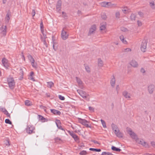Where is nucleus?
Instances as JSON below:
<instances>
[{
  "instance_id": "1a4fd4ad",
  "label": "nucleus",
  "mask_w": 155,
  "mask_h": 155,
  "mask_svg": "<svg viewBox=\"0 0 155 155\" xmlns=\"http://www.w3.org/2000/svg\"><path fill=\"white\" fill-rule=\"evenodd\" d=\"M0 30L1 31V33L3 35H5L6 32V26L3 25L0 27Z\"/></svg>"
},
{
  "instance_id": "5701e85b",
  "label": "nucleus",
  "mask_w": 155,
  "mask_h": 155,
  "mask_svg": "<svg viewBox=\"0 0 155 155\" xmlns=\"http://www.w3.org/2000/svg\"><path fill=\"white\" fill-rule=\"evenodd\" d=\"M98 66L99 67H102L103 66V61L100 58L98 59Z\"/></svg>"
},
{
  "instance_id": "338daca9",
  "label": "nucleus",
  "mask_w": 155,
  "mask_h": 155,
  "mask_svg": "<svg viewBox=\"0 0 155 155\" xmlns=\"http://www.w3.org/2000/svg\"><path fill=\"white\" fill-rule=\"evenodd\" d=\"M92 142H93V143H97V144H99V142L96 140H92Z\"/></svg>"
},
{
  "instance_id": "393cba45",
  "label": "nucleus",
  "mask_w": 155,
  "mask_h": 155,
  "mask_svg": "<svg viewBox=\"0 0 155 155\" xmlns=\"http://www.w3.org/2000/svg\"><path fill=\"white\" fill-rule=\"evenodd\" d=\"M20 73L19 74L20 75V79H22L23 78V76L24 74V72L22 68H20Z\"/></svg>"
},
{
  "instance_id": "c03bdc74",
  "label": "nucleus",
  "mask_w": 155,
  "mask_h": 155,
  "mask_svg": "<svg viewBox=\"0 0 155 155\" xmlns=\"http://www.w3.org/2000/svg\"><path fill=\"white\" fill-rule=\"evenodd\" d=\"M105 26L104 25H101V26L100 27V29L101 30H105Z\"/></svg>"
},
{
  "instance_id": "2f4dec72",
  "label": "nucleus",
  "mask_w": 155,
  "mask_h": 155,
  "mask_svg": "<svg viewBox=\"0 0 155 155\" xmlns=\"http://www.w3.org/2000/svg\"><path fill=\"white\" fill-rule=\"evenodd\" d=\"M79 154L80 155H86L87 154V152L84 150H83L81 151L79 153Z\"/></svg>"
},
{
  "instance_id": "69168bd1",
  "label": "nucleus",
  "mask_w": 155,
  "mask_h": 155,
  "mask_svg": "<svg viewBox=\"0 0 155 155\" xmlns=\"http://www.w3.org/2000/svg\"><path fill=\"white\" fill-rule=\"evenodd\" d=\"M140 71L142 72V73H144L145 72V71L144 70V69H143V68H142L141 69V70H140Z\"/></svg>"
},
{
  "instance_id": "680f3d73",
  "label": "nucleus",
  "mask_w": 155,
  "mask_h": 155,
  "mask_svg": "<svg viewBox=\"0 0 155 155\" xmlns=\"http://www.w3.org/2000/svg\"><path fill=\"white\" fill-rule=\"evenodd\" d=\"M43 43H44V45H45L46 47H48V45L46 41L45 40H44V41L43 42Z\"/></svg>"
},
{
  "instance_id": "f3484780",
  "label": "nucleus",
  "mask_w": 155,
  "mask_h": 155,
  "mask_svg": "<svg viewBox=\"0 0 155 155\" xmlns=\"http://www.w3.org/2000/svg\"><path fill=\"white\" fill-rule=\"evenodd\" d=\"M78 122L82 125H84L85 124L88 123V122L85 119H82L80 118H78Z\"/></svg>"
},
{
  "instance_id": "f704fd0d",
  "label": "nucleus",
  "mask_w": 155,
  "mask_h": 155,
  "mask_svg": "<svg viewBox=\"0 0 155 155\" xmlns=\"http://www.w3.org/2000/svg\"><path fill=\"white\" fill-rule=\"evenodd\" d=\"M48 83V87L51 88L52 86L54 85V83L52 82H47Z\"/></svg>"
},
{
  "instance_id": "e2e57ef3",
  "label": "nucleus",
  "mask_w": 155,
  "mask_h": 155,
  "mask_svg": "<svg viewBox=\"0 0 155 155\" xmlns=\"http://www.w3.org/2000/svg\"><path fill=\"white\" fill-rule=\"evenodd\" d=\"M6 145L7 146H9L10 145V144H9V141L8 140H6Z\"/></svg>"
},
{
  "instance_id": "79ce46f5",
  "label": "nucleus",
  "mask_w": 155,
  "mask_h": 155,
  "mask_svg": "<svg viewBox=\"0 0 155 155\" xmlns=\"http://www.w3.org/2000/svg\"><path fill=\"white\" fill-rule=\"evenodd\" d=\"M0 110L4 113L5 111L6 110L5 108H3L1 107H0Z\"/></svg>"
},
{
  "instance_id": "6e6552de",
  "label": "nucleus",
  "mask_w": 155,
  "mask_h": 155,
  "mask_svg": "<svg viewBox=\"0 0 155 155\" xmlns=\"http://www.w3.org/2000/svg\"><path fill=\"white\" fill-rule=\"evenodd\" d=\"M2 62L3 65L6 68H7L9 66V64L8 63V61L5 58H3L2 60Z\"/></svg>"
},
{
  "instance_id": "37998d69",
  "label": "nucleus",
  "mask_w": 155,
  "mask_h": 155,
  "mask_svg": "<svg viewBox=\"0 0 155 155\" xmlns=\"http://www.w3.org/2000/svg\"><path fill=\"white\" fill-rule=\"evenodd\" d=\"M4 114H5L7 117H8L9 118H10V114L8 113V111L7 110H6V111H5Z\"/></svg>"
},
{
  "instance_id": "39448f33",
  "label": "nucleus",
  "mask_w": 155,
  "mask_h": 155,
  "mask_svg": "<svg viewBox=\"0 0 155 155\" xmlns=\"http://www.w3.org/2000/svg\"><path fill=\"white\" fill-rule=\"evenodd\" d=\"M136 141L137 142L142 145L145 147H147L148 146V144L143 139H139L138 138H137L136 139Z\"/></svg>"
},
{
  "instance_id": "4468645a",
  "label": "nucleus",
  "mask_w": 155,
  "mask_h": 155,
  "mask_svg": "<svg viewBox=\"0 0 155 155\" xmlns=\"http://www.w3.org/2000/svg\"><path fill=\"white\" fill-rule=\"evenodd\" d=\"M51 112L53 113L54 114L56 115H60L61 114V112L58 110L55 109H50Z\"/></svg>"
},
{
  "instance_id": "dca6fc26",
  "label": "nucleus",
  "mask_w": 155,
  "mask_h": 155,
  "mask_svg": "<svg viewBox=\"0 0 155 155\" xmlns=\"http://www.w3.org/2000/svg\"><path fill=\"white\" fill-rule=\"evenodd\" d=\"M123 95L126 98H130V94L127 92L126 91H124L123 92Z\"/></svg>"
},
{
  "instance_id": "5fc2aeb1",
  "label": "nucleus",
  "mask_w": 155,
  "mask_h": 155,
  "mask_svg": "<svg viewBox=\"0 0 155 155\" xmlns=\"http://www.w3.org/2000/svg\"><path fill=\"white\" fill-rule=\"evenodd\" d=\"M35 14V12L34 9H33L32 11L31 14L32 15V17H34Z\"/></svg>"
},
{
  "instance_id": "72a5a7b5",
  "label": "nucleus",
  "mask_w": 155,
  "mask_h": 155,
  "mask_svg": "<svg viewBox=\"0 0 155 155\" xmlns=\"http://www.w3.org/2000/svg\"><path fill=\"white\" fill-rule=\"evenodd\" d=\"M86 71L88 72L89 73L91 72L90 69L88 65H84Z\"/></svg>"
},
{
  "instance_id": "f257e3e1",
  "label": "nucleus",
  "mask_w": 155,
  "mask_h": 155,
  "mask_svg": "<svg viewBox=\"0 0 155 155\" xmlns=\"http://www.w3.org/2000/svg\"><path fill=\"white\" fill-rule=\"evenodd\" d=\"M77 91L80 96L83 98L86 99L87 101H89V98H88L89 95L87 94L85 92L80 90H78Z\"/></svg>"
},
{
  "instance_id": "aec40b11",
  "label": "nucleus",
  "mask_w": 155,
  "mask_h": 155,
  "mask_svg": "<svg viewBox=\"0 0 155 155\" xmlns=\"http://www.w3.org/2000/svg\"><path fill=\"white\" fill-rule=\"evenodd\" d=\"M112 127L113 130L114 131L115 133L119 130L118 128L117 127V126L113 124H112Z\"/></svg>"
},
{
  "instance_id": "c9c22d12",
  "label": "nucleus",
  "mask_w": 155,
  "mask_h": 155,
  "mask_svg": "<svg viewBox=\"0 0 155 155\" xmlns=\"http://www.w3.org/2000/svg\"><path fill=\"white\" fill-rule=\"evenodd\" d=\"M130 18L132 21L135 20L136 18L135 15L132 14L130 16Z\"/></svg>"
},
{
  "instance_id": "423d86ee",
  "label": "nucleus",
  "mask_w": 155,
  "mask_h": 155,
  "mask_svg": "<svg viewBox=\"0 0 155 155\" xmlns=\"http://www.w3.org/2000/svg\"><path fill=\"white\" fill-rule=\"evenodd\" d=\"M128 133L129 134L131 137L132 139H135V140H136V139L138 138L136 134L133 132L131 129H130L128 130Z\"/></svg>"
},
{
  "instance_id": "774afa93",
  "label": "nucleus",
  "mask_w": 155,
  "mask_h": 155,
  "mask_svg": "<svg viewBox=\"0 0 155 155\" xmlns=\"http://www.w3.org/2000/svg\"><path fill=\"white\" fill-rule=\"evenodd\" d=\"M151 144L154 147H155V142L153 141H152L151 142Z\"/></svg>"
},
{
  "instance_id": "864d4df0",
  "label": "nucleus",
  "mask_w": 155,
  "mask_h": 155,
  "mask_svg": "<svg viewBox=\"0 0 155 155\" xmlns=\"http://www.w3.org/2000/svg\"><path fill=\"white\" fill-rule=\"evenodd\" d=\"M125 52H129L130 51H131V49L129 48H127L124 49Z\"/></svg>"
},
{
  "instance_id": "bf43d9fd",
  "label": "nucleus",
  "mask_w": 155,
  "mask_h": 155,
  "mask_svg": "<svg viewBox=\"0 0 155 155\" xmlns=\"http://www.w3.org/2000/svg\"><path fill=\"white\" fill-rule=\"evenodd\" d=\"M138 14L141 17H142L143 16V13L141 12H138Z\"/></svg>"
},
{
  "instance_id": "ddd939ff",
  "label": "nucleus",
  "mask_w": 155,
  "mask_h": 155,
  "mask_svg": "<svg viewBox=\"0 0 155 155\" xmlns=\"http://www.w3.org/2000/svg\"><path fill=\"white\" fill-rule=\"evenodd\" d=\"M154 86L153 85H150L148 87V90L149 93L150 94H152L154 91Z\"/></svg>"
},
{
  "instance_id": "4c0bfd02",
  "label": "nucleus",
  "mask_w": 155,
  "mask_h": 155,
  "mask_svg": "<svg viewBox=\"0 0 155 155\" xmlns=\"http://www.w3.org/2000/svg\"><path fill=\"white\" fill-rule=\"evenodd\" d=\"M150 7L153 8V9H155V5L154 3V2H150Z\"/></svg>"
},
{
  "instance_id": "8fccbe9b",
  "label": "nucleus",
  "mask_w": 155,
  "mask_h": 155,
  "mask_svg": "<svg viewBox=\"0 0 155 155\" xmlns=\"http://www.w3.org/2000/svg\"><path fill=\"white\" fill-rule=\"evenodd\" d=\"M31 65H32V67L34 68H36V65L35 64V61H32L31 62Z\"/></svg>"
},
{
  "instance_id": "de8ad7c7",
  "label": "nucleus",
  "mask_w": 155,
  "mask_h": 155,
  "mask_svg": "<svg viewBox=\"0 0 155 155\" xmlns=\"http://www.w3.org/2000/svg\"><path fill=\"white\" fill-rule=\"evenodd\" d=\"M128 9L127 8H124V9H122L123 12L125 13H126L127 12V11Z\"/></svg>"
},
{
  "instance_id": "c85d7f7f",
  "label": "nucleus",
  "mask_w": 155,
  "mask_h": 155,
  "mask_svg": "<svg viewBox=\"0 0 155 155\" xmlns=\"http://www.w3.org/2000/svg\"><path fill=\"white\" fill-rule=\"evenodd\" d=\"M28 59L30 60V61L31 62H32V61H35L33 58L32 56L30 54H29L28 56Z\"/></svg>"
},
{
  "instance_id": "052dcab7",
  "label": "nucleus",
  "mask_w": 155,
  "mask_h": 155,
  "mask_svg": "<svg viewBox=\"0 0 155 155\" xmlns=\"http://www.w3.org/2000/svg\"><path fill=\"white\" fill-rule=\"evenodd\" d=\"M121 30L122 31H126L127 29L126 28H125L124 27H121Z\"/></svg>"
},
{
  "instance_id": "49530a36",
  "label": "nucleus",
  "mask_w": 155,
  "mask_h": 155,
  "mask_svg": "<svg viewBox=\"0 0 155 155\" xmlns=\"http://www.w3.org/2000/svg\"><path fill=\"white\" fill-rule=\"evenodd\" d=\"M38 116L39 119L41 120V121H42L43 120L45 119V118L43 117L41 115H38Z\"/></svg>"
},
{
  "instance_id": "4be33fe9",
  "label": "nucleus",
  "mask_w": 155,
  "mask_h": 155,
  "mask_svg": "<svg viewBox=\"0 0 155 155\" xmlns=\"http://www.w3.org/2000/svg\"><path fill=\"white\" fill-rule=\"evenodd\" d=\"M115 134L118 137L122 138L123 137V133L120 132L119 130L117 131V132L115 133Z\"/></svg>"
},
{
  "instance_id": "13d9d810",
  "label": "nucleus",
  "mask_w": 155,
  "mask_h": 155,
  "mask_svg": "<svg viewBox=\"0 0 155 155\" xmlns=\"http://www.w3.org/2000/svg\"><path fill=\"white\" fill-rule=\"evenodd\" d=\"M53 48L55 51H56L57 48H55L54 46V42L53 41Z\"/></svg>"
},
{
  "instance_id": "4d7b16f0",
  "label": "nucleus",
  "mask_w": 155,
  "mask_h": 155,
  "mask_svg": "<svg viewBox=\"0 0 155 155\" xmlns=\"http://www.w3.org/2000/svg\"><path fill=\"white\" fill-rule=\"evenodd\" d=\"M89 109L90 110L94 112V109L91 107H89Z\"/></svg>"
},
{
  "instance_id": "412c9836",
  "label": "nucleus",
  "mask_w": 155,
  "mask_h": 155,
  "mask_svg": "<svg viewBox=\"0 0 155 155\" xmlns=\"http://www.w3.org/2000/svg\"><path fill=\"white\" fill-rule=\"evenodd\" d=\"M113 78H112L111 80L110 81V84L112 87H114L115 85V78L114 75L113 76Z\"/></svg>"
},
{
  "instance_id": "a878e982",
  "label": "nucleus",
  "mask_w": 155,
  "mask_h": 155,
  "mask_svg": "<svg viewBox=\"0 0 155 155\" xmlns=\"http://www.w3.org/2000/svg\"><path fill=\"white\" fill-rule=\"evenodd\" d=\"M120 38L121 41L124 44L127 43V41L126 40H124V36L123 35H121L120 37Z\"/></svg>"
},
{
  "instance_id": "ea45409f",
  "label": "nucleus",
  "mask_w": 155,
  "mask_h": 155,
  "mask_svg": "<svg viewBox=\"0 0 155 155\" xmlns=\"http://www.w3.org/2000/svg\"><path fill=\"white\" fill-rule=\"evenodd\" d=\"M101 17L102 18L105 20L107 18V16L104 13H103L101 15Z\"/></svg>"
},
{
  "instance_id": "6ab92c4d",
  "label": "nucleus",
  "mask_w": 155,
  "mask_h": 155,
  "mask_svg": "<svg viewBox=\"0 0 155 155\" xmlns=\"http://www.w3.org/2000/svg\"><path fill=\"white\" fill-rule=\"evenodd\" d=\"M76 79L77 82L78 83L79 86L81 88L83 86L82 82L79 78L77 77H76Z\"/></svg>"
},
{
  "instance_id": "cd10ccee",
  "label": "nucleus",
  "mask_w": 155,
  "mask_h": 155,
  "mask_svg": "<svg viewBox=\"0 0 155 155\" xmlns=\"http://www.w3.org/2000/svg\"><path fill=\"white\" fill-rule=\"evenodd\" d=\"M89 150L91 151H94L96 152H100L101 150L100 149H96L93 148H90Z\"/></svg>"
},
{
  "instance_id": "9b49d317",
  "label": "nucleus",
  "mask_w": 155,
  "mask_h": 155,
  "mask_svg": "<svg viewBox=\"0 0 155 155\" xmlns=\"http://www.w3.org/2000/svg\"><path fill=\"white\" fill-rule=\"evenodd\" d=\"M70 135H71L72 137L74 139V140L75 141H77L79 140V138L77 135L75 134L74 133L73 131H69L68 132Z\"/></svg>"
},
{
  "instance_id": "7ed1b4c3",
  "label": "nucleus",
  "mask_w": 155,
  "mask_h": 155,
  "mask_svg": "<svg viewBox=\"0 0 155 155\" xmlns=\"http://www.w3.org/2000/svg\"><path fill=\"white\" fill-rule=\"evenodd\" d=\"M147 40L144 39L143 40L141 45L140 49L142 51L144 52L146 51Z\"/></svg>"
},
{
  "instance_id": "603ef678",
  "label": "nucleus",
  "mask_w": 155,
  "mask_h": 155,
  "mask_svg": "<svg viewBox=\"0 0 155 155\" xmlns=\"http://www.w3.org/2000/svg\"><path fill=\"white\" fill-rule=\"evenodd\" d=\"M40 26L41 29H42L44 28L43 23L42 20L41 21V22L40 23Z\"/></svg>"
},
{
  "instance_id": "9d476101",
  "label": "nucleus",
  "mask_w": 155,
  "mask_h": 155,
  "mask_svg": "<svg viewBox=\"0 0 155 155\" xmlns=\"http://www.w3.org/2000/svg\"><path fill=\"white\" fill-rule=\"evenodd\" d=\"M96 29V25H92L90 28L88 33V35H91L93 33Z\"/></svg>"
},
{
  "instance_id": "a19ab883",
  "label": "nucleus",
  "mask_w": 155,
  "mask_h": 155,
  "mask_svg": "<svg viewBox=\"0 0 155 155\" xmlns=\"http://www.w3.org/2000/svg\"><path fill=\"white\" fill-rule=\"evenodd\" d=\"M56 124L57 127L60 129L61 130H64V128H63L61 126V125L59 126L58 124V123L57 122H56Z\"/></svg>"
},
{
  "instance_id": "e433bc0d",
  "label": "nucleus",
  "mask_w": 155,
  "mask_h": 155,
  "mask_svg": "<svg viewBox=\"0 0 155 155\" xmlns=\"http://www.w3.org/2000/svg\"><path fill=\"white\" fill-rule=\"evenodd\" d=\"M101 121L102 124V126H103V127L104 128H106V123H105V121L102 119H101Z\"/></svg>"
},
{
  "instance_id": "a211bd4d",
  "label": "nucleus",
  "mask_w": 155,
  "mask_h": 155,
  "mask_svg": "<svg viewBox=\"0 0 155 155\" xmlns=\"http://www.w3.org/2000/svg\"><path fill=\"white\" fill-rule=\"evenodd\" d=\"M11 15L10 13L8 12L5 18V23H8L9 20L10 19V16Z\"/></svg>"
},
{
  "instance_id": "2eb2a0df",
  "label": "nucleus",
  "mask_w": 155,
  "mask_h": 155,
  "mask_svg": "<svg viewBox=\"0 0 155 155\" xmlns=\"http://www.w3.org/2000/svg\"><path fill=\"white\" fill-rule=\"evenodd\" d=\"M130 64L131 66L134 68L137 67L138 66L137 62L134 60H132L130 62Z\"/></svg>"
},
{
  "instance_id": "0eeeda50",
  "label": "nucleus",
  "mask_w": 155,
  "mask_h": 155,
  "mask_svg": "<svg viewBox=\"0 0 155 155\" xmlns=\"http://www.w3.org/2000/svg\"><path fill=\"white\" fill-rule=\"evenodd\" d=\"M69 35L67 32L63 29L61 33V37L63 40H65L68 38Z\"/></svg>"
},
{
  "instance_id": "7c9ffc66",
  "label": "nucleus",
  "mask_w": 155,
  "mask_h": 155,
  "mask_svg": "<svg viewBox=\"0 0 155 155\" xmlns=\"http://www.w3.org/2000/svg\"><path fill=\"white\" fill-rule=\"evenodd\" d=\"M108 4H107V7L109 8H111L113 7V5L116 6V5L114 4H112L111 2H107Z\"/></svg>"
},
{
  "instance_id": "0e129e2a",
  "label": "nucleus",
  "mask_w": 155,
  "mask_h": 155,
  "mask_svg": "<svg viewBox=\"0 0 155 155\" xmlns=\"http://www.w3.org/2000/svg\"><path fill=\"white\" fill-rule=\"evenodd\" d=\"M84 126H86L87 127L91 128V126H89L88 124H86V123L85 124Z\"/></svg>"
},
{
  "instance_id": "3c124183",
  "label": "nucleus",
  "mask_w": 155,
  "mask_h": 155,
  "mask_svg": "<svg viewBox=\"0 0 155 155\" xmlns=\"http://www.w3.org/2000/svg\"><path fill=\"white\" fill-rule=\"evenodd\" d=\"M137 22L138 25L139 26H140L142 25V23L140 21H138Z\"/></svg>"
},
{
  "instance_id": "6e6d98bb",
  "label": "nucleus",
  "mask_w": 155,
  "mask_h": 155,
  "mask_svg": "<svg viewBox=\"0 0 155 155\" xmlns=\"http://www.w3.org/2000/svg\"><path fill=\"white\" fill-rule=\"evenodd\" d=\"M29 79L33 81H35V80L34 79V78H33V76H29L28 77Z\"/></svg>"
},
{
  "instance_id": "20e7f679",
  "label": "nucleus",
  "mask_w": 155,
  "mask_h": 155,
  "mask_svg": "<svg viewBox=\"0 0 155 155\" xmlns=\"http://www.w3.org/2000/svg\"><path fill=\"white\" fill-rule=\"evenodd\" d=\"M7 81L9 87L12 89H13L15 84L13 78L12 77L9 78L7 79Z\"/></svg>"
},
{
  "instance_id": "a18cd8bd",
  "label": "nucleus",
  "mask_w": 155,
  "mask_h": 155,
  "mask_svg": "<svg viewBox=\"0 0 155 155\" xmlns=\"http://www.w3.org/2000/svg\"><path fill=\"white\" fill-rule=\"evenodd\" d=\"M58 97L60 100H61L62 101H63V100H64V99H65V97H64L62 96H61V95H59Z\"/></svg>"
},
{
  "instance_id": "58836bf2",
  "label": "nucleus",
  "mask_w": 155,
  "mask_h": 155,
  "mask_svg": "<svg viewBox=\"0 0 155 155\" xmlns=\"http://www.w3.org/2000/svg\"><path fill=\"white\" fill-rule=\"evenodd\" d=\"M5 122L6 123L9 124H12V122L8 119H7L5 120Z\"/></svg>"
},
{
  "instance_id": "bb28decb",
  "label": "nucleus",
  "mask_w": 155,
  "mask_h": 155,
  "mask_svg": "<svg viewBox=\"0 0 155 155\" xmlns=\"http://www.w3.org/2000/svg\"><path fill=\"white\" fill-rule=\"evenodd\" d=\"M120 13L119 12L117 11L115 13V18L117 19H118L120 18Z\"/></svg>"
},
{
  "instance_id": "f03ea898",
  "label": "nucleus",
  "mask_w": 155,
  "mask_h": 155,
  "mask_svg": "<svg viewBox=\"0 0 155 155\" xmlns=\"http://www.w3.org/2000/svg\"><path fill=\"white\" fill-rule=\"evenodd\" d=\"M35 129V128L33 125H29L28 126L26 129V132L29 134L32 133H35V131L34 130Z\"/></svg>"
},
{
  "instance_id": "f8f14e48",
  "label": "nucleus",
  "mask_w": 155,
  "mask_h": 155,
  "mask_svg": "<svg viewBox=\"0 0 155 155\" xmlns=\"http://www.w3.org/2000/svg\"><path fill=\"white\" fill-rule=\"evenodd\" d=\"M61 4L62 2L61 0H58V1L56 7L57 11L58 12H59L60 11H61Z\"/></svg>"
},
{
  "instance_id": "09e8293b",
  "label": "nucleus",
  "mask_w": 155,
  "mask_h": 155,
  "mask_svg": "<svg viewBox=\"0 0 155 155\" xmlns=\"http://www.w3.org/2000/svg\"><path fill=\"white\" fill-rule=\"evenodd\" d=\"M54 140L56 142H58V141L61 140L60 138L58 137H56L54 138Z\"/></svg>"
},
{
  "instance_id": "b1692460",
  "label": "nucleus",
  "mask_w": 155,
  "mask_h": 155,
  "mask_svg": "<svg viewBox=\"0 0 155 155\" xmlns=\"http://www.w3.org/2000/svg\"><path fill=\"white\" fill-rule=\"evenodd\" d=\"M112 150L116 152H120L121 150L118 148L114 146H112L111 148Z\"/></svg>"
},
{
  "instance_id": "473e14b6",
  "label": "nucleus",
  "mask_w": 155,
  "mask_h": 155,
  "mask_svg": "<svg viewBox=\"0 0 155 155\" xmlns=\"http://www.w3.org/2000/svg\"><path fill=\"white\" fill-rule=\"evenodd\" d=\"M25 104L26 106H29L31 105V102L27 100L25 101Z\"/></svg>"
},
{
  "instance_id": "c756f323",
  "label": "nucleus",
  "mask_w": 155,
  "mask_h": 155,
  "mask_svg": "<svg viewBox=\"0 0 155 155\" xmlns=\"http://www.w3.org/2000/svg\"><path fill=\"white\" fill-rule=\"evenodd\" d=\"M108 4L107 2H103L101 3V5L102 7H107V4Z\"/></svg>"
}]
</instances>
